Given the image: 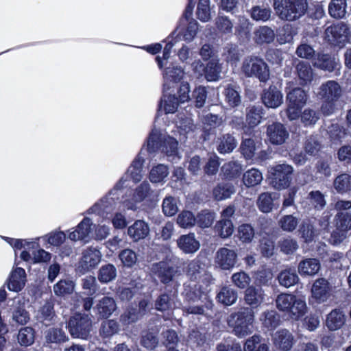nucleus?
<instances>
[{"label":"nucleus","mask_w":351,"mask_h":351,"mask_svg":"<svg viewBox=\"0 0 351 351\" xmlns=\"http://www.w3.org/2000/svg\"><path fill=\"white\" fill-rule=\"evenodd\" d=\"M278 310L286 313L292 319L298 320L307 312L306 298L289 293L279 294L276 299Z\"/></svg>","instance_id":"f257e3e1"},{"label":"nucleus","mask_w":351,"mask_h":351,"mask_svg":"<svg viewBox=\"0 0 351 351\" xmlns=\"http://www.w3.org/2000/svg\"><path fill=\"white\" fill-rule=\"evenodd\" d=\"M306 0H274V8L282 20L294 21L304 14L307 10Z\"/></svg>","instance_id":"f03ea898"},{"label":"nucleus","mask_w":351,"mask_h":351,"mask_svg":"<svg viewBox=\"0 0 351 351\" xmlns=\"http://www.w3.org/2000/svg\"><path fill=\"white\" fill-rule=\"evenodd\" d=\"M254 319L252 310L244 308L232 313L228 319V324L235 335L243 337L252 332Z\"/></svg>","instance_id":"7ed1b4c3"},{"label":"nucleus","mask_w":351,"mask_h":351,"mask_svg":"<svg viewBox=\"0 0 351 351\" xmlns=\"http://www.w3.org/2000/svg\"><path fill=\"white\" fill-rule=\"evenodd\" d=\"M307 98V94L300 88H295L287 93V115L290 121L299 118L300 112L306 104Z\"/></svg>","instance_id":"20e7f679"},{"label":"nucleus","mask_w":351,"mask_h":351,"mask_svg":"<svg viewBox=\"0 0 351 351\" xmlns=\"http://www.w3.org/2000/svg\"><path fill=\"white\" fill-rule=\"evenodd\" d=\"M242 71L249 76H254L261 82H266L269 78V70L265 61L257 57H251L243 62Z\"/></svg>","instance_id":"39448f33"},{"label":"nucleus","mask_w":351,"mask_h":351,"mask_svg":"<svg viewBox=\"0 0 351 351\" xmlns=\"http://www.w3.org/2000/svg\"><path fill=\"white\" fill-rule=\"evenodd\" d=\"M293 167L288 164H279L271 168V184L276 189L287 188L291 180Z\"/></svg>","instance_id":"423d86ee"},{"label":"nucleus","mask_w":351,"mask_h":351,"mask_svg":"<svg viewBox=\"0 0 351 351\" xmlns=\"http://www.w3.org/2000/svg\"><path fill=\"white\" fill-rule=\"evenodd\" d=\"M68 328L73 337L86 339L90 331L91 321L87 315L76 313L70 318Z\"/></svg>","instance_id":"0eeeda50"},{"label":"nucleus","mask_w":351,"mask_h":351,"mask_svg":"<svg viewBox=\"0 0 351 351\" xmlns=\"http://www.w3.org/2000/svg\"><path fill=\"white\" fill-rule=\"evenodd\" d=\"M350 29L346 25L339 23L328 27L325 30V38L332 45L342 47L348 41Z\"/></svg>","instance_id":"6e6552de"},{"label":"nucleus","mask_w":351,"mask_h":351,"mask_svg":"<svg viewBox=\"0 0 351 351\" xmlns=\"http://www.w3.org/2000/svg\"><path fill=\"white\" fill-rule=\"evenodd\" d=\"M152 193L150 184L144 181L136 188L131 198H127L123 202L122 206L127 209L136 210L137 204L148 198Z\"/></svg>","instance_id":"1a4fd4ad"},{"label":"nucleus","mask_w":351,"mask_h":351,"mask_svg":"<svg viewBox=\"0 0 351 351\" xmlns=\"http://www.w3.org/2000/svg\"><path fill=\"white\" fill-rule=\"evenodd\" d=\"M336 230L331 235L335 244L340 243L346 237V232L351 228V215L348 213H339L336 215Z\"/></svg>","instance_id":"9d476101"},{"label":"nucleus","mask_w":351,"mask_h":351,"mask_svg":"<svg viewBox=\"0 0 351 351\" xmlns=\"http://www.w3.org/2000/svg\"><path fill=\"white\" fill-rule=\"evenodd\" d=\"M100 252L93 247H90L83 252L82 259L78 263L77 270L83 274L94 268L101 260Z\"/></svg>","instance_id":"9b49d317"},{"label":"nucleus","mask_w":351,"mask_h":351,"mask_svg":"<svg viewBox=\"0 0 351 351\" xmlns=\"http://www.w3.org/2000/svg\"><path fill=\"white\" fill-rule=\"evenodd\" d=\"M237 261V254L228 247L219 248L215 254V264L222 269L229 270L234 267Z\"/></svg>","instance_id":"f8f14e48"},{"label":"nucleus","mask_w":351,"mask_h":351,"mask_svg":"<svg viewBox=\"0 0 351 351\" xmlns=\"http://www.w3.org/2000/svg\"><path fill=\"white\" fill-rule=\"evenodd\" d=\"M341 93L342 89L340 85L336 81L329 80L320 86L317 95L323 100L337 101Z\"/></svg>","instance_id":"ddd939ff"},{"label":"nucleus","mask_w":351,"mask_h":351,"mask_svg":"<svg viewBox=\"0 0 351 351\" xmlns=\"http://www.w3.org/2000/svg\"><path fill=\"white\" fill-rule=\"evenodd\" d=\"M267 135L272 144L282 145L289 138V134L282 123H274L268 125Z\"/></svg>","instance_id":"4468645a"},{"label":"nucleus","mask_w":351,"mask_h":351,"mask_svg":"<svg viewBox=\"0 0 351 351\" xmlns=\"http://www.w3.org/2000/svg\"><path fill=\"white\" fill-rule=\"evenodd\" d=\"M196 4L195 1L190 0L185 10L184 18L187 23V27L183 37L186 40H191L196 36L197 24L192 16L193 10Z\"/></svg>","instance_id":"2eb2a0df"},{"label":"nucleus","mask_w":351,"mask_h":351,"mask_svg":"<svg viewBox=\"0 0 351 351\" xmlns=\"http://www.w3.org/2000/svg\"><path fill=\"white\" fill-rule=\"evenodd\" d=\"M274 345L282 351L289 350L294 344L293 335L286 329L276 331L273 335Z\"/></svg>","instance_id":"dca6fc26"},{"label":"nucleus","mask_w":351,"mask_h":351,"mask_svg":"<svg viewBox=\"0 0 351 351\" xmlns=\"http://www.w3.org/2000/svg\"><path fill=\"white\" fill-rule=\"evenodd\" d=\"M329 284L324 278L316 280L312 285V298L319 303L325 302L328 299L329 297Z\"/></svg>","instance_id":"f3484780"},{"label":"nucleus","mask_w":351,"mask_h":351,"mask_svg":"<svg viewBox=\"0 0 351 351\" xmlns=\"http://www.w3.org/2000/svg\"><path fill=\"white\" fill-rule=\"evenodd\" d=\"M263 104L268 108H276L283 102L282 93L275 86H270L262 96Z\"/></svg>","instance_id":"a211bd4d"},{"label":"nucleus","mask_w":351,"mask_h":351,"mask_svg":"<svg viewBox=\"0 0 351 351\" xmlns=\"http://www.w3.org/2000/svg\"><path fill=\"white\" fill-rule=\"evenodd\" d=\"M21 257L25 261H32L33 263L47 262L51 259V254L45 250L39 248L38 244L34 249L29 251H23Z\"/></svg>","instance_id":"6ab92c4d"},{"label":"nucleus","mask_w":351,"mask_h":351,"mask_svg":"<svg viewBox=\"0 0 351 351\" xmlns=\"http://www.w3.org/2000/svg\"><path fill=\"white\" fill-rule=\"evenodd\" d=\"M264 298L265 293L261 287L251 286L245 291L244 300L247 304L252 307L260 306L263 302Z\"/></svg>","instance_id":"aec40b11"},{"label":"nucleus","mask_w":351,"mask_h":351,"mask_svg":"<svg viewBox=\"0 0 351 351\" xmlns=\"http://www.w3.org/2000/svg\"><path fill=\"white\" fill-rule=\"evenodd\" d=\"M183 75L184 72L180 66L171 64L166 67L163 72L165 89L169 90L171 88V83L179 82Z\"/></svg>","instance_id":"412c9836"},{"label":"nucleus","mask_w":351,"mask_h":351,"mask_svg":"<svg viewBox=\"0 0 351 351\" xmlns=\"http://www.w3.org/2000/svg\"><path fill=\"white\" fill-rule=\"evenodd\" d=\"M321 268L319 261L316 258H306L298 264V269L302 276H313Z\"/></svg>","instance_id":"4be33fe9"},{"label":"nucleus","mask_w":351,"mask_h":351,"mask_svg":"<svg viewBox=\"0 0 351 351\" xmlns=\"http://www.w3.org/2000/svg\"><path fill=\"white\" fill-rule=\"evenodd\" d=\"M91 226L92 222L88 218L84 219L75 230L69 233V238L72 241L86 240L89 238Z\"/></svg>","instance_id":"5701e85b"},{"label":"nucleus","mask_w":351,"mask_h":351,"mask_svg":"<svg viewBox=\"0 0 351 351\" xmlns=\"http://www.w3.org/2000/svg\"><path fill=\"white\" fill-rule=\"evenodd\" d=\"M237 298L238 293L236 290L229 286H224L218 291L216 299L223 305L231 306L237 302Z\"/></svg>","instance_id":"b1692460"},{"label":"nucleus","mask_w":351,"mask_h":351,"mask_svg":"<svg viewBox=\"0 0 351 351\" xmlns=\"http://www.w3.org/2000/svg\"><path fill=\"white\" fill-rule=\"evenodd\" d=\"M25 283V270L21 267H19L12 272L8 282V287L10 290L17 292L23 288Z\"/></svg>","instance_id":"393cba45"},{"label":"nucleus","mask_w":351,"mask_h":351,"mask_svg":"<svg viewBox=\"0 0 351 351\" xmlns=\"http://www.w3.org/2000/svg\"><path fill=\"white\" fill-rule=\"evenodd\" d=\"M346 322V315L338 309L332 310L326 317V324L330 330L341 328Z\"/></svg>","instance_id":"a878e982"},{"label":"nucleus","mask_w":351,"mask_h":351,"mask_svg":"<svg viewBox=\"0 0 351 351\" xmlns=\"http://www.w3.org/2000/svg\"><path fill=\"white\" fill-rule=\"evenodd\" d=\"M221 71V66L219 64L217 56H213L206 66H204V72L205 78L208 81H216L219 79Z\"/></svg>","instance_id":"bb28decb"},{"label":"nucleus","mask_w":351,"mask_h":351,"mask_svg":"<svg viewBox=\"0 0 351 351\" xmlns=\"http://www.w3.org/2000/svg\"><path fill=\"white\" fill-rule=\"evenodd\" d=\"M149 232L148 225L143 221L138 220L128 228V232L134 241L144 239Z\"/></svg>","instance_id":"cd10ccee"},{"label":"nucleus","mask_w":351,"mask_h":351,"mask_svg":"<svg viewBox=\"0 0 351 351\" xmlns=\"http://www.w3.org/2000/svg\"><path fill=\"white\" fill-rule=\"evenodd\" d=\"M117 308L115 301L112 298L104 297L96 305L98 314L103 317L110 316Z\"/></svg>","instance_id":"c85d7f7f"},{"label":"nucleus","mask_w":351,"mask_h":351,"mask_svg":"<svg viewBox=\"0 0 351 351\" xmlns=\"http://www.w3.org/2000/svg\"><path fill=\"white\" fill-rule=\"evenodd\" d=\"M234 186L230 183L219 184L213 191V195L215 199L223 200L230 198L234 193Z\"/></svg>","instance_id":"c756f323"},{"label":"nucleus","mask_w":351,"mask_h":351,"mask_svg":"<svg viewBox=\"0 0 351 351\" xmlns=\"http://www.w3.org/2000/svg\"><path fill=\"white\" fill-rule=\"evenodd\" d=\"M152 272L164 283L169 282L173 276L172 269H171L167 265V263L165 262H160L154 265L152 267Z\"/></svg>","instance_id":"7c9ffc66"},{"label":"nucleus","mask_w":351,"mask_h":351,"mask_svg":"<svg viewBox=\"0 0 351 351\" xmlns=\"http://www.w3.org/2000/svg\"><path fill=\"white\" fill-rule=\"evenodd\" d=\"M274 32L267 26H262L254 32V40L257 43H269L274 39Z\"/></svg>","instance_id":"2f4dec72"},{"label":"nucleus","mask_w":351,"mask_h":351,"mask_svg":"<svg viewBox=\"0 0 351 351\" xmlns=\"http://www.w3.org/2000/svg\"><path fill=\"white\" fill-rule=\"evenodd\" d=\"M330 16L336 19H341L346 14V0H332L328 5Z\"/></svg>","instance_id":"473e14b6"},{"label":"nucleus","mask_w":351,"mask_h":351,"mask_svg":"<svg viewBox=\"0 0 351 351\" xmlns=\"http://www.w3.org/2000/svg\"><path fill=\"white\" fill-rule=\"evenodd\" d=\"M263 178L262 173L258 169L252 168L244 173L243 182L246 186L251 187L259 184Z\"/></svg>","instance_id":"72a5a7b5"},{"label":"nucleus","mask_w":351,"mask_h":351,"mask_svg":"<svg viewBox=\"0 0 351 351\" xmlns=\"http://www.w3.org/2000/svg\"><path fill=\"white\" fill-rule=\"evenodd\" d=\"M278 279L280 285L285 287H290L298 282L299 277L295 271L285 269L279 274Z\"/></svg>","instance_id":"f704fd0d"},{"label":"nucleus","mask_w":351,"mask_h":351,"mask_svg":"<svg viewBox=\"0 0 351 351\" xmlns=\"http://www.w3.org/2000/svg\"><path fill=\"white\" fill-rule=\"evenodd\" d=\"M197 241L194 234L182 236L178 241V245L186 253H193L197 249Z\"/></svg>","instance_id":"c9c22d12"},{"label":"nucleus","mask_w":351,"mask_h":351,"mask_svg":"<svg viewBox=\"0 0 351 351\" xmlns=\"http://www.w3.org/2000/svg\"><path fill=\"white\" fill-rule=\"evenodd\" d=\"M333 184L338 193H347L351 191V176L347 173L341 174L335 179Z\"/></svg>","instance_id":"e433bc0d"},{"label":"nucleus","mask_w":351,"mask_h":351,"mask_svg":"<svg viewBox=\"0 0 351 351\" xmlns=\"http://www.w3.org/2000/svg\"><path fill=\"white\" fill-rule=\"evenodd\" d=\"M215 231L223 239L230 237L234 232V226L230 219H220L215 225Z\"/></svg>","instance_id":"4c0bfd02"},{"label":"nucleus","mask_w":351,"mask_h":351,"mask_svg":"<svg viewBox=\"0 0 351 351\" xmlns=\"http://www.w3.org/2000/svg\"><path fill=\"white\" fill-rule=\"evenodd\" d=\"M242 171L241 165L237 162H228L221 167V173L225 178H237Z\"/></svg>","instance_id":"58836bf2"},{"label":"nucleus","mask_w":351,"mask_h":351,"mask_svg":"<svg viewBox=\"0 0 351 351\" xmlns=\"http://www.w3.org/2000/svg\"><path fill=\"white\" fill-rule=\"evenodd\" d=\"M336 64L335 58H331L327 54H319L313 62L315 66L328 71H332L335 69Z\"/></svg>","instance_id":"ea45409f"},{"label":"nucleus","mask_w":351,"mask_h":351,"mask_svg":"<svg viewBox=\"0 0 351 351\" xmlns=\"http://www.w3.org/2000/svg\"><path fill=\"white\" fill-rule=\"evenodd\" d=\"M244 351H268V346L261 342V338L258 335H254L246 340Z\"/></svg>","instance_id":"a19ab883"},{"label":"nucleus","mask_w":351,"mask_h":351,"mask_svg":"<svg viewBox=\"0 0 351 351\" xmlns=\"http://www.w3.org/2000/svg\"><path fill=\"white\" fill-rule=\"evenodd\" d=\"M180 101L174 95H164L163 98L161 100L160 108L162 109L165 113H174L179 105Z\"/></svg>","instance_id":"79ce46f5"},{"label":"nucleus","mask_w":351,"mask_h":351,"mask_svg":"<svg viewBox=\"0 0 351 351\" xmlns=\"http://www.w3.org/2000/svg\"><path fill=\"white\" fill-rule=\"evenodd\" d=\"M12 305L16 308L12 313L13 320L20 324H25L28 322L29 317L27 312L21 306V300L14 299Z\"/></svg>","instance_id":"37998d69"},{"label":"nucleus","mask_w":351,"mask_h":351,"mask_svg":"<svg viewBox=\"0 0 351 351\" xmlns=\"http://www.w3.org/2000/svg\"><path fill=\"white\" fill-rule=\"evenodd\" d=\"M296 69L301 84H306L312 80L313 71L308 64L304 62H299Z\"/></svg>","instance_id":"c03bdc74"},{"label":"nucleus","mask_w":351,"mask_h":351,"mask_svg":"<svg viewBox=\"0 0 351 351\" xmlns=\"http://www.w3.org/2000/svg\"><path fill=\"white\" fill-rule=\"evenodd\" d=\"M144 162L141 157L136 158L130 167L128 168L127 173L134 182H138L143 177L142 167Z\"/></svg>","instance_id":"a18cd8bd"},{"label":"nucleus","mask_w":351,"mask_h":351,"mask_svg":"<svg viewBox=\"0 0 351 351\" xmlns=\"http://www.w3.org/2000/svg\"><path fill=\"white\" fill-rule=\"evenodd\" d=\"M115 206L116 202L114 199L109 195L101 199L99 202L97 203L94 206L93 210L97 211L99 213H108L113 210Z\"/></svg>","instance_id":"49530a36"},{"label":"nucleus","mask_w":351,"mask_h":351,"mask_svg":"<svg viewBox=\"0 0 351 351\" xmlns=\"http://www.w3.org/2000/svg\"><path fill=\"white\" fill-rule=\"evenodd\" d=\"M251 17L257 21H267L271 16V10L265 6L256 5L252 8Z\"/></svg>","instance_id":"de8ad7c7"},{"label":"nucleus","mask_w":351,"mask_h":351,"mask_svg":"<svg viewBox=\"0 0 351 351\" xmlns=\"http://www.w3.org/2000/svg\"><path fill=\"white\" fill-rule=\"evenodd\" d=\"M299 118L304 126H312L319 119L318 113L311 108H306L303 112H300Z\"/></svg>","instance_id":"09e8293b"},{"label":"nucleus","mask_w":351,"mask_h":351,"mask_svg":"<svg viewBox=\"0 0 351 351\" xmlns=\"http://www.w3.org/2000/svg\"><path fill=\"white\" fill-rule=\"evenodd\" d=\"M169 174L168 169L163 165L154 167L149 172V180L153 183L161 182Z\"/></svg>","instance_id":"8fccbe9b"},{"label":"nucleus","mask_w":351,"mask_h":351,"mask_svg":"<svg viewBox=\"0 0 351 351\" xmlns=\"http://www.w3.org/2000/svg\"><path fill=\"white\" fill-rule=\"evenodd\" d=\"M232 284L239 289H244L249 287L251 282L250 276L244 271H239L232 275Z\"/></svg>","instance_id":"3c124183"},{"label":"nucleus","mask_w":351,"mask_h":351,"mask_svg":"<svg viewBox=\"0 0 351 351\" xmlns=\"http://www.w3.org/2000/svg\"><path fill=\"white\" fill-rule=\"evenodd\" d=\"M237 142L235 138L230 134L223 136L218 145V151L221 154L230 153L237 147Z\"/></svg>","instance_id":"603ef678"},{"label":"nucleus","mask_w":351,"mask_h":351,"mask_svg":"<svg viewBox=\"0 0 351 351\" xmlns=\"http://www.w3.org/2000/svg\"><path fill=\"white\" fill-rule=\"evenodd\" d=\"M225 101L230 107H235L241 103V97L238 91L232 86H228L223 92Z\"/></svg>","instance_id":"864d4df0"},{"label":"nucleus","mask_w":351,"mask_h":351,"mask_svg":"<svg viewBox=\"0 0 351 351\" xmlns=\"http://www.w3.org/2000/svg\"><path fill=\"white\" fill-rule=\"evenodd\" d=\"M34 332L30 327H25L19 330L18 341L22 346H28L34 341Z\"/></svg>","instance_id":"5fc2aeb1"},{"label":"nucleus","mask_w":351,"mask_h":351,"mask_svg":"<svg viewBox=\"0 0 351 351\" xmlns=\"http://www.w3.org/2000/svg\"><path fill=\"white\" fill-rule=\"evenodd\" d=\"M196 218L195 215L189 210H183L177 218V223L182 228H190L195 226Z\"/></svg>","instance_id":"6e6d98bb"},{"label":"nucleus","mask_w":351,"mask_h":351,"mask_svg":"<svg viewBox=\"0 0 351 351\" xmlns=\"http://www.w3.org/2000/svg\"><path fill=\"white\" fill-rule=\"evenodd\" d=\"M261 320L263 324L267 328H274L279 324V316L274 311H267L263 313Z\"/></svg>","instance_id":"4d7b16f0"},{"label":"nucleus","mask_w":351,"mask_h":351,"mask_svg":"<svg viewBox=\"0 0 351 351\" xmlns=\"http://www.w3.org/2000/svg\"><path fill=\"white\" fill-rule=\"evenodd\" d=\"M178 210V200L171 196L166 197L162 202V211L167 216H173Z\"/></svg>","instance_id":"13d9d810"},{"label":"nucleus","mask_w":351,"mask_h":351,"mask_svg":"<svg viewBox=\"0 0 351 351\" xmlns=\"http://www.w3.org/2000/svg\"><path fill=\"white\" fill-rule=\"evenodd\" d=\"M117 275L116 268L112 265H106L99 269L98 278L102 282H108Z\"/></svg>","instance_id":"bf43d9fd"},{"label":"nucleus","mask_w":351,"mask_h":351,"mask_svg":"<svg viewBox=\"0 0 351 351\" xmlns=\"http://www.w3.org/2000/svg\"><path fill=\"white\" fill-rule=\"evenodd\" d=\"M53 317V304L47 302L38 311L36 317L41 322L50 321Z\"/></svg>","instance_id":"052dcab7"},{"label":"nucleus","mask_w":351,"mask_h":351,"mask_svg":"<svg viewBox=\"0 0 351 351\" xmlns=\"http://www.w3.org/2000/svg\"><path fill=\"white\" fill-rule=\"evenodd\" d=\"M74 285L72 281L60 280L53 287V291L57 295H64L73 292Z\"/></svg>","instance_id":"680f3d73"},{"label":"nucleus","mask_w":351,"mask_h":351,"mask_svg":"<svg viewBox=\"0 0 351 351\" xmlns=\"http://www.w3.org/2000/svg\"><path fill=\"white\" fill-rule=\"evenodd\" d=\"M210 0H199V20L206 22L211 19Z\"/></svg>","instance_id":"e2e57ef3"},{"label":"nucleus","mask_w":351,"mask_h":351,"mask_svg":"<svg viewBox=\"0 0 351 351\" xmlns=\"http://www.w3.org/2000/svg\"><path fill=\"white\" fill-rule=\"evenodd\" d=\"M254 236V231L249 224H243L238 228V237L245 243L250 242Z\"/></svg>","instance_id":"0e129e2a"},{"label":"nucleus","mask_w":351,"mask_h":351,"mask_svg":"<svg viewBox=\"0 0 351 351\" xmlns=\"http://www.w3.org/2000/svg\"><path fill=\"white\" fill-rule=\"evenodd\" d=\"M241 150L246 159L252 158L256 151L254 141L251 138H244L241 145Z\"/></svg>","instance_id":"69168bd1"},{"label":"nucleus","mask_w":351,"mask_h":351,"mask_svg":"<svg viewBox=\"0 0 351 351\" xmlns=\"http://www.w3.org/2000/svg\"><path fill=\"white\" fill-rule=\"evenodd\" d=\"M298 223L297 218L293 215H285L282 217L279 221L280 226L284 231H293Z\"/></svg>","instance_id":"338daca9"},{"label":"nucleus","mask_w":351,"mask_h":351,"mask_svg":"<svg viewBox=\"0 0 351 351\" xmlns=\"http://www.w3.org/2000/svg\"><path fill=\"white\" fill-rule=\"evenodd\" d=\"M272 201L273 199L270 193H262L258 199V206L262 212L269 213L272 208Z\"/></svg>","instance_id":"774afa93"}]
</instances>
